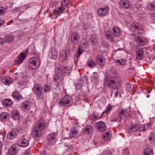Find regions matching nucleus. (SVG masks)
<instances>
[{"mask_svg": "<svg viewBox=\"0 0 155 155\" xmlns=\"http://www.w3.org/2000/svg\"><path fill=\"white\" fill-rule=\"evenodd\" d=\"M69 137L70 138H72L77 137L78 131L75 128H72L70 130Z\"/></svg>", "mask_w": 155, "mask_h": 155, "instance_id": "25", "label": "nucleus"}, {"mask_svg": "<svg viewBox=\"0 0 155 155\" xmlns=\"http://www.w3.org/2000/svg\"><path fill=\"white\" fill-rule=\"evenodd\" d=\"M3 106L5 107H11L13 104V102L10 99H6L2 101Z\"/></svg>", "mask_w": 155, "mask_h": 155, "instance_id": "22", "label": "nucleus"}, {"mask_svg": "<svg viewBox=\"0 0 155 155\" xmlns=\"http://www.w3.org/2000/svg\"><path fill=\"white\" fill-rule=\"evenodd\" d=\"M4 41V39H2V38H0V45H2Z\"/></svg>", "mask_w": 155, "mask_h": 155, "instance_id": "58", "label": "nucleus"}, {"mask_svg": "<svg viewBox=\"0 0 155 155\" xmlns=\"http://www.w3.org/2000/svg\"><path fill=\"white\" fill-rule=\"evenodd\" d=\"M95 128L98 131L103 132L105 130L106 126L105 124L103 122L99 121L95 124Z\"/></svg>", "mask_w": 155, "mask_h": 155, "instance_id": "7", "label": "nucleus"}, {"mask_svg": "<svg viewBox=\"0 0 155 155\" xmlns=\"http://www.w3.org/2000/svg\"><path fill=\"white\" fill-rule=\"evenodd\" d=\"M26 57V55L25 53L21 52L15 59V64H21Z\"/></svg>", "mask_w": 155, "mask_h": 155, "instance_id": "14", "label": "nucleus"}, {"mask_svg": "<svg viewBox=\"0 0 155 155\" xmlns=\"http://www.w3.org/2000/svg\"><path fill=\"white\" fill-rule=\"evenodd\" d=\"M18 133V130L17 129H12L8 133L7 137L8 139H13L17 136Z\"/></svg>", "mask_w": 155, "mask_h": 155, "instance_id": "12", "label": "nucleus"}, {"mask_svg": "<svg viewBox=\"0 0 155 155\" xmlns=\"http://www.w3.org/2000/svg\"><path fill=\"white\" fill-rule=\"evenodd\" d=\"M88 118L89 119L93 121H95L98 118V115L96 114H94V113L90 115L89 116Z\"/></svg>", "mask_w": 155, "mask_h": 155, "instance_id": "40", "label": "nucleus"}, {"mask_svg": "<svg viewBox=\"0 0 155 155\" xmlns=\"http://www.w3.org/2000/svg\"><path fill=\"white\" fill-rule=\"evenodd\" d=\"M5 8L2 7H0V15H2L5 12Z\"/></svg>", "mask_w": 155, "mask_h": 155, "instance_id": "50", "label": "nucleus"}, {"mask_svg": "<svg viewBox=\"0 0 155 155\" xmlns=\"http://www.w3.org/2000/svg\"><path fill=\"white\" fill-rule=\"evenodd\" d=\"M149 139L150 141H151L153 139V138L149 136Z\"/></svg>", "mask_w": 155, "mask_h": 155, "instance_id": "62", "label": "nucleus"}, {"mask_svg": "<svg viewBox=\"0 0 155 155\" xmlns=\"http://www.w3.org/2000/svg\"><path fill=\"white\" fill-rule=\"evenodd\" d=\"M105 85L109 88L116 89L120 86L121 79L120 77L115 73L111 74L106 77L104 81Z\"/></svg>", "mask_w": 155, "mask_h": 155, "instance_id": "2", "label": "nucleus"}, {"mask_svg": "<svg viewBox=\"0 0 155 155\" xmlns=\"http://www.w3.org/2000/svg\"><path fill=\"white\" fill-rule=\"evenodd\" d=\"M147 97H149V95H148L147 96Z\"/></svg>", "mask_w": 155, "mask_h": 155, "instance_id": "64", "label": "nucleus"}, {"mask_svg": "<svg viewBox=\"0 0 155 155\" xmlns=\"http://www.w3.org/2000/svg\"><path fill=\"white\" fill-rule=\"evenodd\" d=\"M12 79L10 77L7 76L4 77L2 80V82L5 84L9 85L12 82Z\"/></svg>", "mask_w": 155, "mask_h": 155, "instance_id": "23", "label": "nucleus"}, {"mask_svg": "<svg viewBox=\"0 0 155 155\" xmlns=\"http://www.w3.org/2000/svg\"><path fill=\"white\" fill-rule=\"evenodd\" d=\"M31 152V150L29 149H27L25 150L24 153L23 154L24 155H28L30 154Z\"/></svg>", "mask_w": 155, "mask_h": 155, "instance_id": "51", "label": "nucleus"}, {"mask_svg": "<svg viewBox=\"0 0 155 155\" xmlns=\"http://www.w3.org/2000/svg\"><path fill=\"white\" fill-rule=\"evenodd\" d=\"M9 117V115L7 113H2L0 115V120L2 122H5L6 121Z\"/></svg>", "mask_w": 155, "mask_h": 155, "instance_id": "31", "label": "nucleus"}, {"mask_svg": "<svg viewBox=\"0 0 155 155\" xmlns=\"http://www.w3.org/2000/svg\"><path fill=\"white\" fill-rule=\"evenodd\" d=\"M11 116L12 118L15 120H19L20 117L19 114L17 110L13 111L11 113Z\"/></svg>", "mask_w": 155, "mask_h": 155, "instance_id": "30", "label": "nucleus"}, {"mask_svg": "<svg viewBox=\"0 0 155 155\" xmlns=\"http://www.w3.org/2000/svg\"><path fill=\"white\" fill-rule=\"evenodd\" d=\"M12 96L14 99L18 101L19 100L22 98L21 95L17 92H15L12 94Z\"/></svg>", "mask_w": 155, "mask_h": 155, "instance_id": "35", "label": "nucleus"}, {"mask_svg": "<svg viewBox=\"0 0 155 155\" xmlns=\"http://www.w3.org/2000/svg\"><path fill=\"white\" fill-rule=\"evenodd\" d=\"M103 155H112L111 151L107 150L103 153Z\"/></svg>", "mask_w": 155, "mask_h": 155, "instance_id": "53", "label": "nucleus"}, {"mask_svg": "<svg viewBox=\"0 0 155 155\" xmlns=\"http://www.w3.org/2000/svg\"><path fill=\"white\" fill-rule=\"evenodd\" d=\"M111 137L110 132L105 131V133L103 135V139L105 140L109 141Z\"/></svg>", "mask_w": 155, "mask_h": 155, "instance_id": "32", "label": "nucleus"}, {"mask_svg": "<svg viewBox=\"0 0 155 155\" xmlns=\"http://www.w3.org/2000/svg\"><path fill=\"white\" fill-rule=\"evenodd\" d=\"M89 46V45L88 42L85 40H84L82 45L79 46L78 49V55L77 57L78 58L79 56L83 52L84 50L86 49L87 48H88Z\"/></svg>", "mask_w": 155, "mask_h": 155, "instance_id": "6", "label": "nucleus"}, {"mask_svg": "<svg viewBox=\"0 0 155 155\" xmlns=\"http://www.w3.org/2000/svg\"><path fill=\"white\" fill-rule=\"evenodd\" d=\"M20 16H21V15L20 14L18 15V18L19 20H20L21 21H24L25 20V19H20L19 18H20Z\"/></svg>", "mask_w": 155, "mask_h": 155, "instance_id": "61", "label": "nucleus"}, {"mask_svg": "<svg viewBox=\"0 0 155 155\" xmlns=\"http://www.w3.org/2000/svg\"><path fill=\"white\" fill-rule=\"evenodd\" d=\"M72 97L67 95L64 96L62 100L58 103V105L60 107H69L72 103Z\"/></svg>", "mask_w": 155, "mask_h": 155, "instance_id": "4", "label": "nucleus"}, {"mask_svg": "<svg viewBox=\"0 0 155 155\" xmlns=\"http://www.w3.org/2000/svg\"><path fill=\"white\" fill-rule=\"evenodd\" d=\"M144 126H145V127H150L151 126V124L150 123H147L145 124Z\"/></svg>", "mask_w": 155, "mask_h": 155, "instance_id": "59", "label": "nucleus"}, {"mask_svg": "<svg viewBox=\"0 0 155 155\" xmlns=\"http://www.w3.org/2000/svg\"><path fill=\"white\" fill-rule=\"evenodd\" d=\"M143 155H153V151L150 148H146L143 151Z\"/></svg>", "mask_w": 155, "mask_h": 155, "instance_id": "36", "label": "nucleus"}, {"mask_svg": "<svg viewBox=\"0 0 155 155\" xmlns=\"http://www.w3.org/2000/svg\"><path fill=\"white\" fill-rule=\"evenodd\" d=\"M45 126V123L42 120H40L37 123V126L38 127L37 128L41 130L44 129Z\"/></svg>", "mask_w": 155, "mask_h": 155, "instance_id": "27", "label": "nucleus"}, {"mask_svg": "<svg viewBox=\"0 0 155 155\" xmlns=\"http://www.w3.org/2000/svg\"><path fill=\"white\" fill-rule=\"evenodd\" d=\"M50 86L47 85H45L44 86V90L45 93L50 92L51 90Z\"/></svg>", "mask_w": 155, "mask_h": 155, "instance_id": "45", "label": "nucleus"}, {"mask_svg": "<svg viewBox=\"0 0 155 155\" xmlns=\"http://www.w3.org/2000/svg\"><path fill=\"white\" fill-rule=\"evenodd\" d=\"M46 151L44 150H43V151L40 152L39 155H46Z\"/></svg>", "mask_w": 155, "mask_h": 155, "instance_id": "55", "label": "nucleus"}, {"mask_svg": "<svg viewBox=\"0 0 155 155\" xmlns=\"http://www.w3.org/2000/svg\"><path fill=\"white\" fill-rule=\"evenodd\" d=\"M65 4V2H61V7H59L57 10L55 9L53 10V12L54 14L59 16L65 9L64 4Z\"/></svg>", "mask_w": 155, "mask_h": 155, "instance_id": "18", "label": "nucleus"}, {"mask_svg": "<svg viewBox=\"0 0 155 155\" xmlns=\"http://www.w3.org/2000/svg\"><path fill=\"white\" fill-rule=\"evenodd\" d=\"M56 135L54 133L51 134L47 136V138L48 140V143L50 145H54L55 142V138Z\"/></svg>", "mask_w": 155, "mask_h": 155, "instance_id": "15", "label": "nucleus"}, {"mask_svg": "<svg viewBox=\"0 0 155 155\" xmlns=\"http://www.w3.org/2000/svg\"><path fill=\"white\" fill-rule=\"evenodd\" d=\"M59 57V60L61 61L66 60L67 58L66 52L65 51H62L61 52Z\"/></svg>", "mask_w": 155, "mask_h": 155, "instance_id": "29", "label": "nucleus"}, {"mask_svg": "<svg viewBox=\"0 0 155 155\" xmlns=\"http://www.w3.org/2000/svg\"><path fill=\"white\" fill-rule=\"evenodd\" d=\"M40 64V60L37 57L32 58L29 61V67L32 69H36L39 66Z\"/></svg>", "mask_w": 155, "mask_h": 155, "instance_id": "5", "label": "nucleus"}, {"mask_svg": "<svg viewBox=\"0 0 155 155\" xmlns=\"http://www.w3.org/2000/svg\"><path fill=\"white\" fill-rule=\"evenodd\" d=\"M81 85H82V86H83L84 85V80L81 79L80 80V82L79 83Z\"/></svg>", "mask_w": 155, "mask_h": 155, "instance_id": "57", "label": "nucleus"}, {"mask_svg": "<svg viewBox=\"0 0 155 155\" xmlns=\"http://www.w3.org/2000/svg\"><path fill=\"white\" fill-rule=\"evenodd\" d=\"M143 52L142 50L137 51L136 53V59L138 60H141L143 57Z\"/></svg>", "mask_w": 155, "mask_h": 155, "instance_id": "37", "label": "nucleus"}, {"mask_svg": "<svg viewBox=\"0 0 155 155\" xmlns=\"http://www.w3.org/2000/svg\"><path fill=\"white\" fill-rule=\"evenodd\" d=\"M29 144V142L28 140L24 139L22 140L20 142L18 143V146H20L22 147H27Z\"/></svg>", "mask_w": 155, "mask_h": 155, "instance_id": "34", "label": "nucleus"}, {"mask_svg": "<svg viewBox=\"0 0 155 155\" xmlns=\"http://www.w3.org/2000/svg\"><path fill=\"white\" fill-rule=\"evenodd\" d=\"M115 61L116 62L117 64L119 65H124L125 64V61L123 59L120 60H116Z\"/></svg>", "mask_w": 155, "mask_h": 155, "instance_id": "43", "label": "nucleus"}, {"mask_svg": "<svg viewBox=\"0 0 155 155\" xmlns=\"http://www.w3.org/2000/svg\"><path fill=\"white\" fill-rule=\"evenodd\" d=\"M105 38L109 41L111 42H113L114 41V37L111 31H106L105 34Z\"/></svg>", "mask_w": 155, "mask_h": 155, "instance_id": "19", "label": "nucleus"}, {"mask_svg": "<svg viewBox=\"0 0 155 155\" xmlns=\"http://www.w3.org/2000/svg\"><path fill=\"white\" fill-rule=\"evenodd\" d=\"M79 35L76 32L72 33L71 36V41L73 44H76L78 43L80 40Z\"/></svg>", "mask_w": 155, "mask_h": 155, "instance_id": "10", "label": "nucleus"}, {"mask_svg": "<svg viewBox=\"0 0 155 155\" xmlns=\"http://www.w3.org/2000/svg\"><path fill=\"white\" fill-rule=\"evenodd\" d=\"M87 66L91 68H93L96 65L95 61L93 59H90L88 60L87 63Z\"/></svg>", "mask_w": 155, "mask_h": 155, "instance_id": "38", "label": "nucleus"}, {"mask_svg": "<svg viewBox=\"0 0 155 155\" xmlns=\"http://www.w3.org/2000/svg\"><path fill=\"white\" fill-rule=\"evenodd\" d=\"M13 36L12 35H7L4 38V42H10L13 40Z\"/></svg>", "mask_w": 155, "mask_h": 155, "instance_id": "39", "label": "nucleus"}, {"mask_svg": "<svg viewBox=\"0 0 155 155\" xmlns=\"http://www.w3.org/2000/svg\"><path fill=\"white\" fill-rule=\"evenodd\" d=\"M95 60L97 64L100 66H103L105 64V59L101 55H98L96 57Z\"/></svg>", "mask_w": 155, "mask_h": 155, "instance_id": "11", "label": "nucleus"}, {"mask_svg": "<svg viewBox=\"0 0 155 155\" xmlns=\"http://www.w3.org/2000/svg\"><path fill=\"white\" fill-rule=\"evenodd\" d=\"M2 142L0 141V150L2 149Z\"/></svg>", "mask_w": 155, "mask_h": 155, "instance_id": "60", "label": "nucleus"}, {"mask_svg": "<svg viewBox=\"0 0 155 155\" xmlns=\"http://www.w3.org/2000/svg\"><path fill=\"white\" fill-rule=\"evenodd\" d=\"M71 71V68L68 66L60 65L57 68L55 74L54 75L53 79L57 87L59 86L61 82L63 76L69 75Z\"/></svg>", "mask_w": 155, "mask_h": 155, "instance_id": "1", "label": "nucleus"}, {"mask_svg": "<svg viewBox=\"0 0 155 155\" xmlns=\"http://www.w3.org/2000/svg\"><path fill=\"white\" fill-rule=\"evenodd\" d=\"M93 130V128L92 126L90 125H86L84 130V133L87 134H91Z\"/></svg>", "mask_w": 155, "mask_h": 155, "instance_id": "26", "label": "nucleus"}, {"mask_svg": "<svg viewBox=\"0 0 155 155\" xmlns=\"http://www.w3.org/2000/svg\"><path fill=\"white\" fill-rule=\"evenodd\" d=\"M113 107V106H111L110 104H108L107 105V107L106 110H105V111H104L102 113V114H103L104 113H109L110 111L111 110Z\"/></svg>", "mask_w": 155, "mask_h": 155, "instance_id": "44", "label": "nucleus"}, {"mask_svg": "<svg viewBox=\"0 0 155 155\" xmlns=\"http://www.w3.org/2000/svg\"><path fill=\"white\" fill-rule=\"evenodd\" d=\"M119 4L121 8L124 9H127L130 7V2L128 0H120Z\"/></svg>", "mask_w": 155, "mask_h": 155, "instance_id": "16", "label": "nucleus"}, {"mask_svg": "<svg viewBox=\"0 0 155 155\" xmlns=\"http://www.w3.org/2000/svg\"><path fill=\"white\" fill-rule=\"evenodd\" d=\"M147 8L150 10H153L155 9V2H153L147 4Z\"/></svg>", "mask_w": 155, "mask_h": 155, "instance_id": "41", "label": "nucleus"}, {"mask_svg": "<svg viewBox=\"0 0 155 155\" xmlns=\"http://www.w3.org/2000/svg\"><path fill=\"white\" fill-rule=\"evenodd\" d=\"M74 85L76 88L77 90L81 89L83 86L82 85H81L79 83H75L74 84Z\"/></svg>", "mask_w": 155, "mask_h": 155, "instance_id": "48", "label": "nucleus"}, {"mask_svg": "<svg viewBox=\"0 0 155 155\" xmlns=\"http://www.w3.org/2000/svg\"><path fill=\"white\" fill-rule=\"evenodd\" d=\"M58 51L57 49L54 47L51 48L49 52V57L51 59H56L58 55Z\"/></svg>", "mask_w": 155, "mask_h": 155, "instance_id": "8", "label": "nucleus"}, {"mask_svg": "<svg viewBox=\"0 0 155 155\" xmlns=\"http://www.w3.org/2000/svg\"><path fill=\"white\" fill-rule=\"evenodd\" d=\"M113 31L114 35L116 37H118L120 35V29L118 27H114L113 28Z\"/></svg>", "mask_w": 155, "mask_h": 155, "instance_id": "33", "label": "nucleus"}, {"mask_svg": "<svg viewBox=\"0 0 155 155\" xmlns=\"http://www.w3.org/2000/svg\"><path fill=\"white\" fill-rule=\"evenodd\" d=\"M92 80L95 83L97 82L98 80V76L97 75H93L92 77Z\"/></svg>", "mask_w": 155, "mask_h": 155, "instance_id": "49", "label": "nucleus"}, {"mask_svg": "<svg viewBox=\"0 0 155 155\" xmlns=\"http://www.w3.org/2000/svg\"><path fill=\"white\" fill-rule=\"evenodd\" d=\"M120 50H121V49H120V48L118 49L117 50H115V51H119Z\"/></svg>", "mask_w": 155, "mask_h": 155, "instance_id": "63", "label": "nucleus"}, {"mask_svg": "<svg viewBox=\"0 0 155 155\" xmlns=\"http://www.w3.org/2000/svg\"><path fill=\"white\" fill-rule=\"evenodd\" d=\"M114 93V98H116L118 94V91L117 90H112L111 91V94H110V96H112L113 94Z\"/></svg>", "mask_w": 155, "mask_h": 155, "instance_id": "46", "label": "nucleus"}, {"mask_svg": "<svg viewBox=\"0 0 155 155\" xmlns=\"http://www.w3.org/2000/svg\"><path fill=\"white\" fill-rule=\"evenodd\" d=\"M137 44L140 46H143L146 45L148 41L147 39L143 37L138 36L137 39L135 38Z\"/></svg>", "mask_w": 155, "mask_h": 155, "instance_id": "13", "label": "nucleus"}, {"mask_svg": "<svg viewBox=\"0 0 155 155\" xmlns=\"http://www.w3.org/2000/svg\"><path fill=\"white\" fill-rule=\"evenodd\" d=\"M4 23V21L3 19L0 18V27L3 25Z\"/></svg>", "mask_w": 155, "mask_h": 155, "instance_id": "54", "label": "nucleus"}, {"mask_svg": "<svg viewBox=\"0 0 155 155\" xmlns=\"http://www.w3.org/2000/svg\"><path fill=\"white\" fill-rule=\"evenodd\" d=\"M42 131L38 128H35L32 129V135L35 138L40 137L41 135Z\"/></svg>", "mask_w": 155, "mask_h": 155, "instance_id": "17", "label": "nucleus"}, {"mask_svg": "<svg viewBox=\"0 0 155 155\" xmlns=\"http://www.w3.org/2000/svg\"><path fill=\"white\" fill-rule=\"evenodd\" d=\"M18 145L17 144L12 145L9 150V153L11 155H16L17 152V148Z\"/></svg>", "mask_w": 155, "mask_h": 155, "instance_id": "21", "label": "nucleus"}, {"mask_svg": "<svg viewBox=\"0 0 155 155\" xmlns=\"http://www.w3.org/2000/svg\"><path fill=\"white\" fill-rule=\"evenodd\" d=\"M151 18L152 20H155V12L151 15Z\"/></svg>", "mask_w": 155, "mask_h": 155, "instance_id": "56", "label": "nucleus"}, {"mask_svg": "<svg viewBox=\"0 0 155 155\" xmlns=\"http://www.w3.org/2000/svg\"><path fill=\"white\" fill-rule=\"evenodd\" d=\"M21 107L23 110H28L31 108L30 104L27 101L24 102L21 104Z\"/></svg>", "mask_w": 155, "mask_h": 155, "instance_id": "24", "label": "nucleus"}, {"mask_svg": "<svg viewBox=\"0 0 155 155\" xmlns=\"http://www.w3.org/2000/svg\"><path fill=\"white\" fill-rule=\"evenodd\" d=\"M97 38L95 35H92L90 38V41L91 42L92 45H94L97 42Z\"/></svg>", "mask_w": 155, "mask_h": 155, "instance_id": "42", "label": "nucleus"}, {"mask_svg": "<svg viewBox=\"0 0 155 155\" xmlns=\"http://www.w3.org/2000/svg\"><path fill=\"white\" fill-rule=\"evenodd\" d=\"M132 27L136 29L139 28L138 24H134L132 25Z\"/></svg>", "mask_w": 155, "mask_h": 155, "instance_id": "52", "label": "nucleus"}, {"mask_svg": "<svg viewBox=\"0 0 155 155\" xmlns=\"http://www.w3.org/2000/svg\"><path fill=\"white\" fill-rule=\"evenodd\" d=\"M42 86L39 84H36L34 86L33 90L38 100L44 99V97L42 95Z\"/></svg>", "mask_w": 155, "mask_h": 155, "instance_id": "3", "label": "nucleus"}, {"mask_svg": "<svg viewBox=\"0 0 155 155\" xmlns=\"http://www.w3.org/2000/svg\"><path fill=\"white\" fill-rule=\"evenodd\" d=\"M109 11V8L107 7L101 8L97 10V14L100 16L103 17L107 14Z\"/></svg>", "mask_w": 155, "mask_h": 155, "instance_id": "9", "label": "nucleus"}, {"mask_svg": "<svg viewBox=\"0 0 155 155\" xmlns=\"http://www.w3.org/2000/svg\"><path fill=\"white\" fill-rule=\"evenodd\" d=\"M127 114V110L123 108L120 109L118 111V118L121 120Z\"/></svg>", "mask_w": 155, "mask_h": 155, "instance_id": "20", "label": "nucleus"}, {"mask_svg": "<svg viewBox=\"0 0 155 155\" xmlns=\"http://www.w3.org/2000/svg\"><path fill=\"white\" fill-rule=\"evenodd\" d=\"M139 129H138V130H140V131L144 132L146 130L145 126L144 125H142L140 126L139 125Z\"/></svg>", "mask_w": 155, "mask_h": 155, "instance_id": "47", "label": "nucleus"}, {"mask_svg": "<svg viewBox=\"0 0 155 155\" xmlns=\"http://www.w3.org/2000/svg\"><path fill=\"white\" fill-rule=\"evenodd\" d=\"M139 125L137 124H132L129 127V130L132 132L138 131Z\"/></svg>", "mask_w": 155, "mask_h": 155, "instance_id": "28", "label": "nucleus"}]
</instances>
